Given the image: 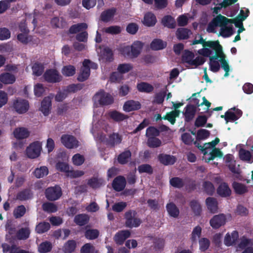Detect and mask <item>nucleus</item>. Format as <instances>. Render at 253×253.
<instances>
[{
    "label": "nucleus",
    "instance_id": "f257e3e1",
    "mask_svg": "<svg viewBox=\"0 0 253 253\" xmlns=\"http://www.w3.org/2000/svg\"><path fill=\"white\" fill-rule=\"evenodd\" d=\"M136 215L137 212L134 210H129L125 212L124 218L125 219V225L126 227L136 228L140 225L142 221Z\"/></svg>",
    "mask_w": 253,
    "mask_h": 253
},
{
    "label": "nucleus",
    "instance_id": "9d476101",
    "mask_svg": "<svg viewBox=\"0 0 253 253\" xmlns=\"http://www.w3.org/2000/svg\"><path fill=\"white\" fill-rule=\"evenodd\" d=\"M226 221V216L224 214L221 213L214 215L210 220V223L213 229H218L224 225Z\"/></svg>",
    "mask_w": 253,
    "mask_h": 253
},
{
    "label": "nucleus",
    "instance_id": "9b49d317",
    "mask_svg": "<svg viewBox=\"0 0 253 253\" xmlns=\"http://www.w3.org/2000/svg\"><path fill=\"white\" fill-rule=\"evenodd\" d=\"M126 184L125 177L122 175H119L114 179L112 186L114 190L117 192H121L125 189Z\"/></svg>",
    "mask_w": 253,
    "mask_h": 253
},
{
    "label": "nucleus",
    "instance_id": "a878e982",
    "mask_svg": "<svg viewBox=\"0 0 253 253\" xmlns=\"http://www.w3.org/2000/svg\"><path fill=\"white\" fill-rule=\"evenodd\" d=\"M217 193L221 197H226L230 196L231 190L228 184L225 182H223L220 184L217 188Z\"/></svg>",
    "mask_w": 253,
    "mask_h": 253
},
{
    "label": "nucleus",
    "instance_id": "72a5a7b5",
    "mask_svg": "<svg viewBox=\"0 0 253 253\" xmlns=\"http://www.w3.org/2000/svg\"><path fill=\"white\" fill-rule=\"evenodd\" d=\"M108 114L111 119L117 122L123 121L128 118L127 115L121 113L116 110L112 111Z\"/></svg>",
    "mask_w": 253,
    "mask_h": 253
},
{
    "label": "nucleus",
    "instance_id": "f704fd0d",
    "mask_svg": "<svg viewBox=\"0 0 253 253\" xmlns=\"http://www.w3.org/2000/svg\"><path fill=\"white\" fill-rule=\"evenodd\" d=\"M167 211L171 217L176 218L179 214V210L176 206L172 202L168 203L166 206Z\"/></svg>",
    "mask_w": 253,
    "mask_h": 253
},
{
    "label": "nucleus",
    "instance_id": "6ab92c4d",
    "mask_svg": "<svg viewBox=\"0 0 253 253\" xmlns=\"http://www.w3.org/2000/svg\"><path fill=\"white\" fill-rule=\"evenodd\" d=\"M121 141V136L118 133L113 132L109 135L108 138L106 139V144L111 147H114L115 145L120 144Z\"/></svg>",
    "mask_w": 253,
    "mask_h": 253
},
{
    "label": "nucleus",
    "instance_id": "4be33fe9",
    "mask_svg": "<svg viewBox=\"0 0 253 253\" xmlns=\"http://www.w3.org/2000/svg\"><path fill=\"white\" fill-rule=\"evenodd\" d=\"M15 81V76L11 73L5 72L0 75V82L3 84H12Z\"/></svg>",
    "mask_w": 253,
    "mask_h": 253
},
{
    "label": "nucleus",
    "instance_id": "423d86ee",
    "mask_svg": "<svg viewBox=\"0 0 253 253\" xmlns=\"http://www.w3.org/2000/svg\"><path fill=\"white\" fill-rule=\"evenodd\" d=\"M91 61L89 59H84L83 63V67L81 69L80 72L77 77L78 81L83 82L88 79L90 74L89 65Z\"/></svg>",
    "mask_w": 253,
    "mask_h": 253
},
{
    "label": "nucleus",
    "instance_id": "473e14b6",
    "mask_svg": "<svg viewBox=\"0 0 253 253\" xmlns=\"http://www.w3.org/2000/svg\"><path fill=\"white\" fill-rule=\"evenodd\" d=\"M33 196V193L31 189L26 188L19 192L17 195V199L20 201H26L31 199Z\"/></svg>",
    "mask_w": 253,
    "mask_h": 253
},
{
    "label": "nucleus",
    "instance_id": "3c124183",
    "mask_svg": "<svg viewBox=\"0 0 253 253\" xmlns=\"http://www.w3.org/2000/svg\"><path fill=\"white\" fill-rule=\"evenodd\" d=\"M99 235V231L97 229H87L84 232V237L88 240H94L97 238Z\"/></svg>",
    "mask_w": 253,
    "mask_h": 253
},
{
    "label": "nucleus",
    "instance_id": "a19ab883",
    "mask_svg": "<svg viewBox=\"0 0 253 253\" xmlns=\"http://www.w3.org/2000/svg\"><path fill=\"white\" fill-rule=\"evenodd\" d=\"M189 206L196 216H199L202 211L201 206L199 202L195 200H192L189 204Z\"/></svg>",
    "mask_w": 253,
    "mask_h": 253
},
{
    "label": "nucleus",
    "instance_id": "6e6552de",
    "mask_svg": "<svg viewBox=\"0 0 253 253\" xmlns=\"http://www.w3.org/2000/svg\"><path fill=\"white\" fill-rule=\"evenodd\" d=\"M13 107L16 112L22 114L27 112L29 108V102L23 99H17L13 101Z\"/></svg>",
    "mask_w": 253,
    "mask_h": 253
},
{
    "label": "nucleus",
    "instance_id": "aec40b11",
    "mask_svg": "<svg viewBox=\"0 0 253 253\" xmlns=\"http://www.w3.org/2000/svg\"><path fill=\"white\" fill-rule=\"evenodd\" d=\"M76 248V241L74 240H69L64 244L62 251L64 253H73L75 251Z\"/></svg>",
    "mask_w": 253,
    "mask_h": 253
},
{
    "label": "nucleus",
    "instance_id": "052dcab7",
    "mask_svg": "<svg viewBox=\"0 0 253 253\" xmlns=\"http://www.w3.org/2000/svg\"><path fill=\"white\" fill-rule=\"evenodd\" d=\"M42 210L48 213L55 212L57 211V207L53 203L46 202L42 205Z\"/></svg>",
    "mask_w": 253,
    "mask_h": 253
},
{
    "label": "nucleus",
    "instance_id": "bf43d9fd",
    "mask_svg": "<svg viewBox=\"0 0 253 253\" xmlns=\"http://www.w3.org/2000/svg\"><path fill=\"white\" fill-rule=\"evenodd\" d=\"M204 191L207 194L211 196L214 192L215 188L213 184L209 181H205L203 183Z\"/></svg>",
    "mask_w": 253,
    "mask_h": 253
},
{
    "label": "nucleus",
    "instance_id": "338daca9",
    "mask_svg": "<svg viewBox=\"0 0 253 253\" xmlns=\"http://www.w3.org/2000/svg\"><path fill=\"white\" fill-rule=\"evenodd\" d=\"M160 135V130L156 127L150 126L146 129V136L147 138L151 137H157Z\"/></svg>",
    "mask_w": 253,
    "mask_h": 253
},
{
    "label": "nucleus",
    "instance_id": "603ef678",
    "mask_svg": "<svg viewBox=\"0 0 253 253\" xmlns=\"http://www.w3.org/2000/svg\"><path fill=\"white\" fill-rule=\"evenodd\" d=\"M81 253H98L95 247L90 243H85L81 248Z\"/></svg>",
    "mask_w": 253,
    "mask_h": 253
},
{
    "label": "nucleus",
    "instance_id": "13d9d810",
    "mask_svg": "<svg viewBox=\"0 0 253 253\" xmlns=\"http://www.w3.org/2000/svg\"><path fill=\"white\" fill-rule=\"evenodd\" d=\"M147 143L150 148H157L161 145L162 141L157 137H151L148 138Z\"/></svg>",
    "mask_w": 253,
    "mask_h": 253
},
{
    "label": "nucleus",
    "instance_id": "09e8293b",
    "mask_svg": "<svg viewBox=\"0 0 253 253\" xmlns=\"http://www.w3.org/2000/svg\"><path fill=\"white\" fill-rule=\"evenodd\" d=\"M30 234V230L29 227L22 228L17 233V237L20 240L27 239Z\"/></svg>",
    "mask_w": 253,
    "mask_h": 253
},
{
    "label": "nucleus",
    "instance_id": "0e129e2a",
    "mask_svg": "<svg viewBox=\"0 0 253 253\" xmlns=\"http://www.w3.org/2000/svg\"><path fill=\"white\" fill-rule=\"evenodd\" d=\"M133 69V66L129 63L120 64L118 65L117 70L121 74H125Z\"/></svg>",
    "mask_w": 253,
    "mask_h": 253
},
{
    "label": "nucleus",
    "instance_id": "4468645a",
    "mask_svg": "<svg viewBox=\"0 0 253 253\" xmlns=\"http://www.w3.org/2000/svg\"><path fill=\"white\" fill-rule=\"evenodd\" d=\"M51 98L49 96L44 97L41 102L40 110L45 116H48L51 109Z\"/></svg>",
    "mask_w": 253,
    "mask_h": 253
},
{
    "label": "nucleus",
    "instance_id": "c03bdc74",
    "mask_svg": "<svg viewBox=\"0 0 253 253\" xmlns=\"http://www.w3.org/2000/svg\"><path fill=\"white\" fill-rule=\"evenodd\" d=\"M213 20L214 21L217 26L221 28L226 26L230 22V19H228L221 14H219Z\"/></svg>",
    "mask_w": 253,
    "mask_h": 253
},
{
    "label": "nucleus",
    "instance_id": "412c9836",
    "mask_svg": "<svg viewBox=\"0 0 253 253\" xmlns=\"http://www.w3.org/2000/svg\"><path fill=\"white\" fill-rule=\"evenodd\" d=\"M13 135L17 139H23L28 137L30 135V132L25 127H18L14 130Z\"/></svg>",
    "mask_w": 253,
    "mask_h": 253
},
{
    "label": "nucleus",
    "instance_id": "774afa93",
    "mask_svg": "<svg viewBox=\"0 0 253 253\" xmlns=\"http://www.w3.org/2000/svg\"><path fill=\"white\" fill-rule=\"evenodd\" d=\"M210 132L206 129H200L197 132L196 139L197 140H205L210 136Z\"/></svg>",
    "mask_w": 253,
    "mask_h": 253
},
{
    "label": "nucleus",
    "instance_id": "7c9ffc66",
    "mask_svg": "<svg viewBox=\"0 0 253 253\" xmlns=\"http://www.w3.org/2000/svg\"><path fill=\"white\" fill-rule=\"evenodd\" d=\"M87 28V25L85 23H80L72 25L68 31V34H75L83 31Z\"/></svg>",
    "mask_w": 253,
    "mask_h": 253
},
{
    "label": "nucleus",
    "instance_id": "c756f323",
    "mask_svg": "<svg viewBox=\"0 0 253 253\" xmlns=\"http://www.w3.org/2000/svg\"><path fill=\"white\" fill-rule=\"evenodd\" d=\"M199 41L200 42V44H202L204 47H208L209 48H211L214 50L222 46L220 44L218 41H205V40H204L202 37V36H200V39L199 40Z\"/></svg>",
    "mask_w": 253,
    "mask_h": 253
},
{
    "label": "nucleus",
    "instance_id": "ddd939ff",
    "mask_svg": "<svg viewBox=\"0 0 253 253\" xmlns=\"http://www.w3.org/2000/svg\"><path fill=\"white\" fill-rule=\"evenodd\" d=\"M197 112V108L194 105L188 104L185 108L183 113L185 122H190L194 118Z\"/></svg>",
    "mask_w": 253,
    "mask_h": 253
},
{
    "label": "nucleus",
    "instance_id": "37998d69",
    "mask_svg": "<svg viewBox=\"0 0 253 253\" xmlns=\"http://www.w3.org/2000/svg\"><path fill=\"white\" fill-rule=\"evenodd\" d=\"M50 228V224L47 222H41L37 225L35 230L38 234H42L48 231Z\"/></svg>",
    "mask_w": 253,
    "mask_h": 253
},
{
    "label": "nucleus",
    "instance_id": "58836bf2",
    "mask_svg": "<svg viewBox=\"0 0 253 253\" xmlns=\"http://www.w3.org/2000/svg\"><path fill=\"white\" fill-rule=\"evenodd\" d=\"M103 182L102 179L93 177L88 180L87 184L92 188L96 189L101 187L103 184Z\"/></svg>",
    "mask_w": 253,
    "mask_h": 253
},
{
    "label": "nucleus",
    "instance_id": "8fccbe9b",
    "mask_svg": "<svg viewBox=\"0 0 253 253\" xmlns=\"http://www.w3.org/2000/svg\"><path fill=\"white\" fill-rule=\"evenodd\" d=\"M48 173V169L45 166L41 167L39 168H36L34 171V174L38 178H40L46 176Z\"/></svg>",
    "mask_w": 253,
    "mask_h": 253
},
{
    "label": "nucleus",
    "instance_id": "a18cd8bd",
    "mask_svg": "<svg viewBox=\"0 0 253 253\" xmlns=\"http://www.w3.org/2000/svg\"><path fill=\"white\" fill-rule=\"evenodd\" d=\"M190 32V30L187 29L180 28L176 30V35L177 39L180 40H186L188 39Z\"/></svg>",
    "mask_w": 253,
    "mask_h": 253
},
{
    "label": "nucleus",
    "instance_id": "bb28decb",
    "mask_svg": "<svg viewBox=\"0 0 253 253\" xmlns=\"http://www.w3.org/2000/svg\"><path fill=\"white\" fill-rule=\"evenodd\" d=\"M157 22L156 16L153 13L148 12L144 17L143 24L148 27L154 26Z\"/></svg>",
    "mask_w": 253,
    "mask_h": 253
},
{
    "label": "nucleus",
    "instance_id": "6e6d98bb",
    "mask_svg": "<svg viewBox=\"0 0 253 253\" xmlns=\"http://www.w3.org/2000/svg\"><path fill=\"white\" fill-rule=\"evenodd\" d=\"M194 54L189 50H185L184 53L182 56V59L183 62L186 63L191 65L193 63V58Z\"/></svg>",
    "mask_w": 253,
    "mask_h": 253
},
{
    "label": "nucleus",
    "instance_id": "0eeeda50",
    "mask_svg": "<svg viewBox=\"0 0 253 253\" xmlns=\"http://www.w3.org/2000/svg\"><path fill=\"white\" fill-rule=\"evenodd\" d=\"M215 54L214 56L210 57V67L211 70L213 72H217L220 69V65L216 60L218 59L221 54H222V47L214 50Z\"/></svg>",
    "mask_w": 253,
    "mask_h": 253
},
{
    "label": "nucleus",
    "instance_id": "20e7f679",
    "mask_svg": "<svg viewBox=\"0 0 253 253\" xmlns=\"http://www.w3.org/2000/svg\"><path fill=\"white\" fill-rule=\"evenodd\" d=\"M43 77L46 82L49 83H57L61 81L62 77L59 72L55 69H47Z\"/></svg>",
    "mask_w": 253,
    "mask_h": 253
},
{
    "label": "nucleus",
    "instance_id": "4d7b16f0",
    "mask_svg": "<svg viewBox=\"0 0 253 253\" xmlns=\"http://www.w3.org/2000/svg\"><path fill=\"white\" fill-rule=\"evenodd\" d=\"M170 184L174 188H181L184 186L183 179L179 177H174L169 180Z\"/></svg>",
    "mask_w": 253,
    "mask_h": 253
},
{
    "label": "nucleus",
    "instance_id": "39448f33",
    "mask_svg": "<svg viewBox=\"0 0 253 253\" xmlns=\"http://www.w3.org/2000/svg\"><path fill=\"white\" fill-rule=\"evenodd\" d=\"M62 195L61 188L58 185L48 187L45 191L46 198L50 201H54L59 199Z\"/></svg>",
    "mask_w": 253,
    "mask_h": 253
},
{
    "label": "nucleus",
    "instance_id": "f03ea898",
    "mask_svg": "<svg viewBox=\"0 0 253 253\" xmlns=\"http://www.w3.org/2000/svg\"><path fill=\"white\" fill-rule=\"evenodd\" d=\"M92 99L94 102H98L101 106L109 105L114 102L113 97L103 89H100L93 96Z\"/></svg>",
    "mask_w": 253,
    "mask_h": 253
},
{
    "label": "nucleus",
    "instance_id": "864d4df0",
    "mask_svg": "<svg viewBox=\"0 0 253 253\" xmlns=\"http://www.w3.org/2000/svg\"><path fill=\"white\" fill-rule=\"evenodd\" d=\"M219 61L221 63V68L225 72L224 76L227 77L229 75V72L230 70V67L227 61L225 60V55L222 52V54H221L219 57Z\"/></svg>",
    "mask_w": 253,
    "mask_h": 253
},
{
    "label": "nucleus",
    "instance_id": "c85d7f7f",
    "mask_svg": "<svg viewBox=\"0 0 253 253\" xmlns=\"http://www.w3.org/2000/svg\"><path fill=\"white\" fill-rule=\"evenodd\" d=\"M232 186L237 194L243 195L248 192V187L243 183L234 181Z\"/></svg>",
    "mask_w": 253,
    "mask_h": 253
},
{
    "label": "nucleus",
    "instance_id": "5fc2aeb1",
    "mask_svg": "<svg viewBox=\"0 0 253 253\" xmlns=\"http://www.w3.org/2000/svg\"><path fill=\"white\" fill-rule=\"evenodd\" d=\"M33 74L39 77L42 75L44 71V66L42 64L39 62L35 63L32 66Z\"/></svg>",
    "mask_w": 253,
    "mask_h": 253
},
{
    "label": "nucleus",
    "instance_id": "a211bd4d",
    "mask_svg": "<svg viewBox=\"0 0 253 253\" xmlns=\"http://www.w3.org/2000/svg\"><path fill=\"white\" fill-rule=\"evenodd\" d=\"M143 43L140 41H135L131 45V59L137 57L140 54Z\"/></svg>",
    "mask_w": 253,
    "mask_h": 253
},
{
    "label": "nucleus",
    "instance_id": "b1692460",
    "mask_svg": "<svg viewBox=\"0 0 253 253\" xmlns=\"http://www.w3.org/2000/svg\"><path fill=\"white\" fill-rule=\"evenodd\" d=\"M116 9L112 8L103 11L100 15L101 20L104 22H109L114 16Z\"/></svg>",
    "mask_w": 253,
    "mask_h": 253
},
{
    "label": "nucleus",
    "instance_id": "4c0bfd02",
    "mask_svg": "<svg viewBox=\"0 0 253 253\" xmlns=\"http://www.w3.org/2000/svg\"><path fill=\"white\" fill-rule=\"evenodd\" d=\"M137 88L140 92L146 93H150L154 90V87L152 85L145 82H141L138 84Z\"/></svg>",
    "mask_w": 253,
    "mask_h": 253
},
{
    "label": "nucleus",
    "instance_id": "5701e85b",
    "mask_svg": "<svg viewBox=\"0 0 253 253\" xmlns=\"http://www.w3.org/2000/svg\"><path fill=\"white\" fill-rule=\"evenodd\" d=\"M206 204L210 212L213 213L217 212L218 203L215 198L213 197L207 198L206 200Z\"/></svg>",
    "mask_w": 253,
    "mask_h": 253
},
{
    "label": "nucleus",
    "instance_id": "cd10ccee",
    "mask_svg": "<svg viewBox=\"0 0 253 253\" xmlns=\"http://www.w3.org/2000/svg\"><path fill=\"white\" fill-rule=\"evenodd\" d=\"M74 221L77 225L83 226L88 223L89 221V217L86 214H78L75 216Z\"/></svg>",
    "mask_w": 253,
    "mask_h": 253
},
{
    "label": "nucleus",
    "instance_id": "ea45409f",
    "mask_svg": "<svg viewBox=\"0 0 253 253\" xmlns=\"http://www.w3.org/2000/svg\"><path fill=\"white\" fill-rule=\"evenodd\" d=\"M243 13V9H241L240 11L239 14L237 17L234 19H230V23L234 24L236 27H238L242 26L243 21L245 20L247 17L248 15L242 16V13Z\"/></svg>",
    "mask_w": 253,
    "mask_h": 253
},
{
    "label": "nucleus",
    "instance_id": "e433bc0d",
    "mask_svg": "<svg viewBox=\"0 0 253 253\" xmlns=\"http://www.w3.org/2000/svg\"><path fill=\"white\" fill-rule=\"evenodd\" d=\"M167 43L160 39H154L150 44V47L152 50H158L165 48Z\"/></svg>",
    "mask_w": 253,
    "mask_h": 253
},
{
    "label": "nucleus",
    "instance_id": "79ce46f5",
    "mask_svg": "<svg viewBox=\"0 0 253 253\" xmlns=\"http://www.w3.org/2000/svg\"><path fill=\"white\" fill-rule=\"evenodd\" d=\"M102 58L106 62H112L114 60V54L111 48L106 47L102 51Z\"/></svg>",
    "mask_w": 253,
    "mask_h": 253
},
{
    "label": "nucleus",
    "instance_id": "69168bd1",
    "mask_svg": "<svg viewBox=\"0 0 253 253\" xmlns=\"http://www.w3.org/2000/svg\"><path fill=\"white\" fill-rule=\"evenodd\" d=\"M208 117L205 115L198 116L195 121L194 125L196 127H203L207 124Z\"/></svg>",
    "mask_w": 253,
    "mask_h": 253
},
{
    "label": "nucleus",
    "instance_id": "393cba45",
    "mask_svg": "<svg viewBox=\"0 0 253 253\" xmlns=\"http://www.w3.org/2000/svg\"><path fill=\"white\" fill-rule=\"evenodd\" d=\"M131 157V152L129 150H125L118 155V162L121 165L126 164L130 160Z\"/></svg>",
    "mask_w": 253,
    "mask_h": 253
},
{
    "label": "nucleus",
    "instance_id": "dca6fc26",
    "mask_svg": "<svg viewBox=\"0 0 253 253\" xmlns=\"http://www.w3.org/2000/svg\"><path fill=\"white\" fill-rule=\"evenodd\" d=\"M130 236L129 230H122L117 233L114 236V241L118 245H122L125 241Z\"/></svg>",
    "mask_w": 253,
    "mask_h": 253
},
{
    "label": "nucleus",
    "instance_id": "c9c22d12",
    "mask_svg": "<svg viewBox=\"0 0 253 253\" xmlns=\"http://www.w3.org/2000/svg\"><path fill=\"white\" fill-rule=\"evenodd\" d=\"M180 114V111L174 110L170 112L167 113L166 115L163 117V119L169 121L171 124L174 125L176 121V118L178 117Z\"/></svg>",
    "mask_w": 253,
    "mask_h": 253
},
{
    "label": "nucleus",
    "instance_id": "f3484780",
    "mask_svg": "<svg viewBox=\"0 0 253 253\" xmlns=\"http://www.w3.org/2000/svg\"><path fill=\"white\" fill-rule=\"evenodd\" d=\"M141 104L138 101L133 100L126 101L124 106L123 109L125 111L129 112L132 111L138 110L141 108Z\"/></svg>",
    "mask_w": 253,
    "mask_h": 253
},
{
    "label": "nucleus",
    "instance_id": "2f4dec72",
    "mask_svg": "<svg viewBox=\"0 0 253 253\" xmlns=\"http://www.w3.org/2000/svg\"><path fill=\"white\" fill-rule=\"evenodd\" d=\"M161 23L163 26L169 29H173L176 26L175 21L171 15H165L162 19Z\"/></svg>",
    "mask_w": 253,
    "mask_h": 253
},
{
    "label": "nucleus",
    "instance_id": "de8ad7c7",
    "mask_svg": "<svg viewBox=\"0 0 253 253\" xmlns=\"http://www.w3.org/2000/svg\"><path fill=\"white\" fill-rule=\"evenodd\" d=\"M51 24L54 28L63 29L66 25V22L63 18L60 20L58 17H55L51 19Z\"/></svg>",
    "mask_w": 253,
    "mask_h": 253
},
{
    "label": "nucleus",
    "instance_id": "2eb2a0df",
    "mask_svg": "<svg viewBox=\"0 0 253 253\" xmlns=\"http://www.w3.org/2000/svg\"><path fill=\"white\" fill-rule=\"evenodd\" d=\"M158 160L161 164L165 166H169L173 165L177 159L173 155L161 153L158 156Z\"/></svg>",
    "mask_w": 253,
    "mask_h": 253
},
{
    "label": "nucleus",
    "instance_id": "7ed1b4c3",
    "mask_svg": "<svg viewBox=\"0 0 253 253\" xmlns=\"http://www.w3.org/2000/svg\"><path fill=\"white\" fill-rule=\"evenodd\" d=\"M42 143L39 141H35L29 145L26 149V155L30 159L38 158L41 154Z\"/></svg>",
    "mask_w": 253,
    "mask_h": 253
},
{
    "label": "nucleus",
    "instance_id": "1a4fd4ad",
    "mask_svg": "<svg viewBox=\"0 0 253 253\" xmlns=\"http://www.w3.org/2000/svg\"><path fill=\"white\" fill-rule=\"evenodd\" d=\"M61 143L67 148L72 149L79 146L78 141L72 135L63 134L61 137Z\"/></svg>",
    "mask_w": 253,
    "mask_h": 253
},
{
    "label": "nucleus",
    "instance_id": "e2e57ef3",
    "mask_svg": "<svg viewBox=\"0 0 253 253\" xmlns=\"http://www.w3.org/2000/svg\"><path fill=\"white\" fill-rule=\"evenodd\" d=\"M240 159L244 161H250L252 157L251 153L249 150L241 148L239 151Z\"/></svg>",
    "mask_w": 253,
    "mask_h": 253
},
{
    "label": "nucleus",
    "instance_id": "f8f14e48",
    "mask_svg": "<svg viewBox=\"0 0 253 253\" xmlns=\"http://www.w3.org/2000/svg\"><path fill=\"white\" fill-rule=\"evenodd\" d=\"M243 114L242 111L235 107L229 109L225 112L226 119L229 122H234L238 120Z\"/></svg>",
    "mask_w": 253,
    "mask_h": 253
},
{
    "label": "nucleus",
    "instance_id": "680f3d73",
    "mask_svg": "<svg viewBox=\"0 0 253 253\" xmlns=\"http://www.w3.org/2000/svg\"><path fill=\"white\" fill-rule=\"evenodd\" d=\"M76 73L75 67L73 65L64 66L62 69V73L66 77H71L75 75Z\"/></svg>",
    "mask_w": 253,
    "mask_h": 253
},
{
    "label": "nucleus",
    "instance_id": "49530a36",
    "mask_svg": "<svg viewBox=\"0 0 253 253\" xmlns=\"http://www.w3.org/2000/svg\"><path fill=\"white\" fill-rule=\"evenodd\" d=\"M52 249V244L50 242L46 241L40 244L38 247V251L40 253H46L50 252Z\"/></svg>",
    "mask_w": 253,
    "mask_h": 253
}]
</instances>
